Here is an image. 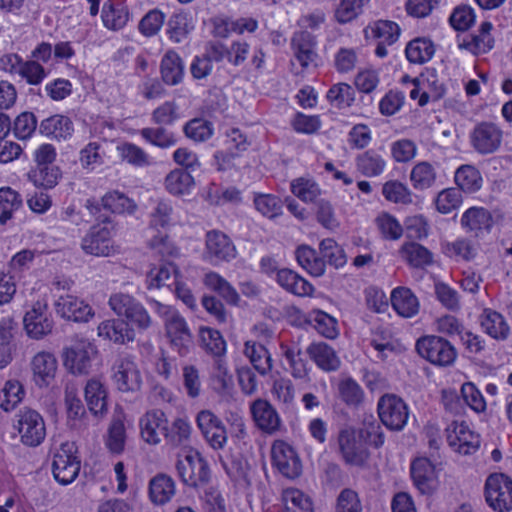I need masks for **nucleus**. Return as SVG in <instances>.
<instances>
[{
	"instance_id": "nucleus-61",
	"label": "nucleus",
	"mask_w": 512,
	"mask_h": 512,
	"mask_svg": "<svg viewBox=\"0 0 512 512\" xmlns=\"http://www.w3.org/2000/svg\"><path fill=\"white\" fill-rule=\"evenodd\" d=\"M443 253L456 261H469L476 255V249L471 241L457 239L454 242H447L443 245Z\"/></svg>"
},
{
	"instance_id": "nucleus-7",
	"label": "nucleus",
	"mask_w": 512,
	"mask_h": 512,
	"mask_svg": "<svg viewBox=\"0 0 512 512\" xmlns=\"http://www.w3.org/2000/svg\"><path fill=\"white\" fill-rule=\"evenodd\" d=\"M96 348L88 340H77L63 349L62 358L65 368L74 375H86L91 368Z\"/></svg>"
},
{
	"instance_id": "nucleus-8",
	"label": "nucleus",
	"mask_w": 512,
	"mask_h": 512,
	"mask_svg": "<svg viewBox=\"0 0 512 512\" xmlns=\"http://www.w3.org/2000/svg\"><path fill=\"white\" fill-rule=\"evenodd\" d=\"M503 132L498 125L492 122H481L475 125L470 142L473 149L480 155L496 152L502 143Z\"/></svg>"
},
{
	"instance_id": "nucleus-31",
	"label": "nucleus",
	"mask_w": 512,
	"mask_h": 512,
	"mask_svg": "<svg viewBox=\"0 0 512 512\" xmlns=\"http://www.w3.org/2000/svg\"><path fill=\"white\" fill-rule=\"evenodd\" d=\"M31 368L38 385H48L55 377L57 360L50 352L41 351L31 361Z\"/></svg>"
},
{
	"instance_id": "nucleus-21",
	"label": "nucleus",
	"mask_w": 512,
	"mask_h": 512,
	"mask_svg": "<svg viewBox=\"0 0 512 512\" xmlns=\"http://www.w3.org/2000/svg\"><path fill=\"white\" fill-rule=\"evenodd\" d=\"M23 323L28 336L33 339H41L53 329V320L47 314L46 306L40 303L25 314Z\"/></svg>"
},
{
	"instance_id": "nucleus-32",
	"label": "nucleus",
	"mask_w": 512,
	"mask_h": 512,
	"mask_svg": "<svg viewBox=\"0 0 512 512\" xmlns=\"http://www.w3.org/2000/svg\"><path fill=\"white\" fill-rule=\"evenodd\" d=\"M39 131L57 140H67L74 132V125L68 116L56 114L42 120Z\"/></svg>"
},
{
	"instance_id": "nucleus-39",
	"label": "nucleus",
	"mask_w": 512,
	"mask_h": 512,
	"mask_svg": "<svg viewBox=\"0 0 512 512\" xmlns=\"http://www.w3.org/2000/svg\"><path fill=\"white\" fill-rule=\"evenodd\" d=\"M204 285L216 292L227 304L236 306L239 304L240 296L236 289L220 274L210 271L205 274Z\"/></svg>"
},
{
	"instance_id": "nucleus-26",
	"label": "nucleus",
	"mask_w": 512,
	"mask_h": 512,
	"mask_svg": "<svg viewBox=\"0 0 512 512\" xmlns=\"http://www.w3.org/2000/svg\"><path fill=\"white\" fill-rule=\"evenodd\" d=\"M98 335L116 344H126L135 339V331L124 319H109L98 325Z\"/></svg>"
},
{
	"instance_id": "nucleus-40",
	"label": "nucleus",
	"mask_w": 512,
	"mask_h": 512,
	"mask_svg": "<svg viewBox=\"0 0 512 512\" xmlns=\"http://www.w3.org/2000/svg\"><path fill=\"white\" fill-rule=\"evenodd\" d=\"M391 304L394 310L402 317L410 318L419 311L417 297L406 287H398L392 291Z\"/></svg>"
},
{
	"instance_id": "nucleus-60",
	"label": "nucleus",
	"mask_w": 512,
	"mask_h": 512,
	"mask_svg": "<svg viewBox=\"0 0 512 512\" xmlns=\"http://www.w3.org/2000/svg\"><path fill=\"white\" fill-rule=\"evenodd\" d=\"M309 317L317 332L325 338L334 339L338 336L337 321L329 314L321 310H314Z\"/></svg>"
},
{
	"instance_id": "nucleus-48",
	"label": "nucleus",
	"mask_w": 512,
	"mask_h": 512,
	"mask_svg": "<svg viewBox=\"0 0 512 512\" xmlns=\"http://www.w3.org/2000/svg\"><path fill=\"white\" fill-rule=\"evenodd\" d=\"M61 178V170L58 166H35L28 173V179L34 186L43 189H52Z\"/></svg>"
},
{
	"instance_id": "nucleus-53",
	"label": "nucleus",
	"mask_w": 512,
	"mask_h": 512,
	"mask_svg": "<svg viewBox=\"0 0 512 512\" xmlns=\"http://www.w3.org/2000/svg\"><path fill=\"white\" fill-rule=\"evenodd\" d=\"M167 33L171 41L181 43L188 38L189 33L193 29L189 15L184 12L173 14L168 23Z\"/></svg>"
},
{
	"instance_id": "nucleus-52",
	"label": "nucleus",
	"mask_w": 512,
	"mask_h": 512,
	"mask_svg": "<svg viewBox=\"0 0 512 512\" xmlns=\"http://www.w3.org/2000/svg\"><path fill=\"white\" fill-rule=\"evenodd\" d=\"M199 337L201 346L214 357H222L226 352V341L218 330L200 327Z\"/></svg>"
},
{
	"instance_id": "nucleus-36",
	"label": "nucleus",
	"mask_w": 512,
	"mask_h": 512,
	"mask_svg": "<svg viewBox=\"0 0 512 512\" xmlns=\"http://www.w3.org/2000/svg\"><path fill=\"white\" fill-rule=\"evenodd\" d=\"M457 189L464 193H475L482 187L483 178L480 171L473 165L463 164L454 173Z\"/></svg>"
},
{
	"instance_id": "nucleus-59",
	"label": "nucleus",
	"mask_w": 512,
	"mask_h": 512,
	"mask_svg": "<svg viewBox=\"0 0 512 512\" xmlns=\"http://www.w3.org/2000/svg\"><path fill=\"white\" fill-rule=\"evenodd\" d=\"M126 442V430L124 422L117 418L113 419L106 439V447L113 454H121L124 451Z\"/></svg>"
},
{
	"instance_id": "nucleus-50",
	"label": "nucleus",
	"mask_w": 512,
	"mask_h": 512,
	"mask_svg": "<svg viewBox=\"0 0 512 512\" xmlns=\"http://www.w3.org/2000/svg\"><path fill=\"white\" fill-rule=\"evenodd\" d=\"M436 177L435 168L427 161L417 163L410 172L411 184L418 191L431 188L436 181Z\"/></svg>"
},
{
	"instance_id": "nucleus-29",
	"label": "nucleus",
	"mask_w": 512,
	"mask_h": 512,
	"mask_svg": "<svg viewBox=\"0 0 512 512\" xmlns=\"http://www.w3.org/2000/svg\"><path fill=\"white\" fill-rule=\"evenodd\" d=\"M84 396L88 408L95 416H103L108 412L107 390L104 384L95 378L87 381Z\"/></svg>"
},
{
	"instance_id": "nucleus-3",
	"label": "nucleus",
	"mask_w": 512,
	"mask_h": 512,
	"mask_svg": "<svg viewBox=\"0 0 512 512\" xmlns=\"http://www.w3.org/2000/svg\"><path fill=\"white\" fill-rule=\"evenodd\" d=\"M415 349L421 358L439 367L451 366L457 357L455 347L447 339L436 335L420 337Z\"/></svg>"
},
{
	"instance_id": "nucleus-23",
	"label": "nucleus",
	"mask_w": 512,
	"mask_h": 512,
	"mask_svg": "<svg viewBox=\"0 0 512 512\" xmlns=\"http://www.w3.org/2000/svg\"><path fill=\"white\" fill-rule=\"evenodd\" d=\"M57 313L74 322H87L94 313L92 308L72 295L60 296L56 302Z\"/></svg>"
},
{
	"instance_id": "nucleus-62",
	"label": "nucleus",
	"mask_w": 512,
	"mask_h": 512,
	"mask_svg": "<svg viewBox=\"0 0 512 512\" xmlns=\"http://www.w3.org/2000/svg\"><path fill=\"white\" fill-rule=\"evenodd\" d=\"M184 134L194 142H204L213 134L212 123L203 118H194L183 127Z\"/></svg>"
},
{
	"instance_id": "nucleus-49",
	"label": "nucleus",
	"mask_w": 512,
	"mask_h": 512,
	"mask_svg": "<svg viewBox=\"0 0 512 512\" xmlns=\"http://www.w3.org/2000/svg\"><path fill=\"white\" fill-rule=\"evenodd\" d=\"M280 350L290 366L292 376L296 379L306 378L308 376L307 362L302 358L301 348L297 344L281 343Z\"/></svg>"
},
{
	"instance_id": "nucleus-42",
	"label": "nucleus",
	"mask_w": 512,
	"mask_h": 512,
	"mask_svg": "<svg viewBox=\"0 0 512 512\" xmlns=\"http://www.w3.org/2000/svg\"><path fill=\"white\" fill-rule=\"evenodd\" d=\"M371 0H337L334 9V19L338 24L345 25L353 22L364 13Z\"/></svg>"
},
{
	"instance_id": "nucleus-9",
	"label": "nucleus",
	"mask_w": 512,
	"mask_h": 512,
	"mask_svg": "<svg viewBox=\"0 0 512 512\" xmlns=\"http://www.w3.org/2000/svg\"><path fill=\"white\" fill-rule=\"evenodd\" d=\"M273 465L285 477L295 479L302 473L301 460L294 448L283 440H276L271 447Z\"/></svg>"
},
{
	"instance_id": "nucleus-46",
	"label": "nucleus",
	"mask_w": 512,
	"mask_h": 512,
	"mask_svg": "<svg viewBox=\"0 0 512 512\" xmlns=\"http://www.w3.org/2000/svg\"><path fill=\"white\" fill-rule=\"evenodd\" d=\"M23 206L21 195L11 187L0 188V225H6Z\"/></svg>"
},
{
	"instance_id": "nucleus-16",
	"label": "nucleus",
	"mask_w": 512,
	"mask_h": 512,
	"mask_svg": "<svg viewBox=\"0 0 512 512\" xmlns=\"http://www.w3.org/2000/svg\"><path fill=\"white\" fill-rule=\"evenodd\" d=\"M206 254L210 262L217 265L234 259L237 251L232 240L224 232L211 230L206 234Z\"/></svg>"
},
{
	"instance_id": "nucleus-17",
	"label": "nucleus",
	"mask_w": 512,
	"mask_h": 512,
	"mask_svg": "<svg viewBox=\"0 0 512 512\" xmlns=\"http://www.w3.org/2000/svg\"><path fill=\"white\" fill-rule=\"evenodd\" d=\"M369 30L371 37L378 41L375 54L379 58H384L388 55L387 46H391L396 43L401 33L399 25L396 22L390 20L375 21L372 25L364 30L366 38L369 37Z\"/></svg>"
},
{
	"instance_id": "nucleus-51",
	"label": "nucleus",
	"mask_w": 512,
	"mask_h": 512,
	"mask_svg": "<svg viewBox=\"0 0 512 512\" xmlns=\"http://www.w3.org/2000/svg\"><path fill=\"white\" fill-rule=\"evenodd\" d=\"M337 389L339 398L349 407L357 408L364 401L363 389L351 377L340 380Z\"/></svg>"
},
{
	"instance_id": "nucleus-37",
	"label": "nucleus",
	"mask_w": 512,
	"mask_h": 512,
	"mask_svg": "<svg viewBox=\"0 0 512 512\" xmlns=\"http://www.w3.org/2000/svg\"><path fill=\"white\" fill-rule=\"evenodd\" d=\"M481 326L484 331L496 340H506L510 334V327L499 312L484 309L481 316Z\"/></svg>"
},
{
	"instance_id": "nucleus-38",
	"label": "nucleus",
	"mask_w": 512,
	"mask_h": 512,
	"mask_svg": "<svg viewBox=\"0 0 512 512\" xmlns=\"http://www.w3.org/2000/svg\"><path fill=\"white\" fill-rule=\"evenodd\" d=\"M356 169L365 177H377L386 168V160L374 149H369L355 158Z\"/></svg>"
},
{
	"instance_id": "nucleus-27",
	"label": "nucleus",
	"mask_w": 512,
	"mask_h": 512,
	"mask_svg": "<svg viewBox=\"0 0 512 512\" xmlns=\"http://www.w3.org/2000/svg\"><path fill=\"white\" fill-rule=\"evenodd\" d=\"M162 81L169 86L182 83L185 75V66L180 55L174 50H168L160 62Z\"/></svg>"
},
{
	"instance_id": "nucleus-57",
	"label": "nucleus",
	"mask_w": 512,
	"mask_h": 512,
	"mask_svg": "<svg viewBox=\"0 0 512 512\" xmlns=\"http://www.w3.org/2000/svg\"><path fill=\"white\" fill-rule=\"evenodd\" d=\"M291 192L303 202H314L321 194L319 185L312 178L299 177L291 182Z\"/></svg>"
},
{
	"instance_id": "nucleus-19",
	"label": "nucleus",
	"mask_w": 512,
	"mask_h": 512,
	"mask_svg": "<svg viewBox=\"0 0 512 512\" xmlns=\"http://www.w3.org/2000/svg\"><path fill=\"white\" fill-rule=\"evenodd\" d=\"M339 451L345 463L363 466L369 458L368 450L359 443L352 428L340 430L338 435Z\"/></svg>"
},
{
	"instance_id": "nucleus-20",
	"label": "nucleus",
	"mask_w": 512,
	"mask_h": 512,
	"mask_svg": "<svg viewBox=\"0 0 512 512\" xmlns=\"http://www.w3.org/2000/svg\"><path fill=\"white\" fill-rule=\"evenodd\" d=\"M167 418L162 410L154 409L146 412L139 419L141 438L150 445L159 444L161 436L166 433Z\"/></svg>"
},
{
	"instance_id": "nucleus-64",
	"label": "nucleus",
	"mask_w": 512,
	"mask_h": 512,
	"mask_svg": "<svg viewBox=\"0 0 512 512\" xmlns=\"http://www.w3.org/2000/svg\"><path fill=\"white\" fill-rule=\"evenodd\" d=\"M327 100L337 108L349 107L355 99L354 89L346 83L334 84L327 92Z\"/></svg>"
},
{
	"instance_id": "nucleus-18",
	"label": "nucleus",
	"mask_w": 512,
	"mask_h": 512,
	"mask_svg": "<svg viewBox=\"0 0 512 512\" xmlns=\"http://www.w3.org/2000/svg\"><path fill=\"white\" fill-rule=\"evenodd\" d=\"M414 486L421 494H432L438 486V476L434 464L426 457L414 459L410 466Z\"/></svg>"
},
{
	"instance_id": "nucleus-28",
	"label": "nucleus",
	"mask_w": 512,
	"mask_h": 512,
	"mask_svg": "<svg viewBox=\"0 0 512 512\" xmlns=\"http://www.w3.org/2000/svg\"><path fill=\"white\" fill-rule=\"evenodd\" d=\"M276 281L287 292L299 297L311 296L314 292L313 285L291 269L278 270Z\"/></svg>"
},
{
	"instance_id": "nucleus-43",
	"label": "nucleus",
	"mask_w": 512,
	"mask_h": 512,
	"mask_svg": "<svg viewBox=\"0 0 512 512\" xmlns=\"http://www.w3.org/2000/svg\"><path fill=\"white\" fill-rule=\"evenodd\" d=\"M101 205L104 209L119 215H132L137 210V204L135 201L118 190L107 192L101 198Z\"/></svg>"
},
{
	"instance_id": "nucleus-63",
	"label": "nucleus",
	"mask_w": 512,
	"mask_h": 512,
	"mask_svg": "<svg viewBox=\"0 0 512 512\" xmlns=\"http://www.w3.org/2000/svg\"><path fill=\"white\" fill-rule=\"evenodd\" d=\"M23 396L24 390L21 383L17 380H9L0 394V407L4 411H11L21 402Z\"/></svg>"
},
{
	"instance_id": "nucleus-44",
	"label": "nucleus",
	"mask_w": 512,
	"mask_h": 512,
	"mask_svg": "<svg viewBox=\"0 0 512 512\" xmlns=\"http://www.w3.org/2000/svg\"><path fill=\"white\" fill-rule=\"evenodd\" d=\"M194 184V178L191 173L183 168H176L170 171L164 180L166 190L175 196L188 194Z\"/></svg>"
},
{
	"instance_id": "nucleus-55",
	"label": "nucleus",
	"mask_w": 512,
	"mask_h": 512,
	"mask_svg": "<svg viewBox=\"0 0 512 512\" xmlns=\"http://www.w3.org/2000/svg\"><path fill=\"white\" fill-rule=\"evenodd\" d=\"M405 54L409 62L422 64L432 58L434 47L431 41L417 38L407 44Z\"/></svg>"
},
{
	"instance_id": "nucleus-33",
	"label": "nucleus",
	"mask_w": 512,
	"mask_h": 512,
	"mask_svg": "<svg viewBox=\"0 0 512 512\" xmlns=\"http://www.w3.org/2000/svg\"><path fill=\"white\" fill-rule=\"evenodd\" d=\"M243 352L260 375L265 376L271 372L273 360L270 352L263 344L255 341H246Z\"/></svg>"
},
{
	"instance_id": "nucleus-47",
	"label": "nucleus",
	"mask_w": 512,
	"mask_h": 512,
	"mask_svg": "<svg viewBox=\"0 0 512 512\" xmlns=\"http://www.w3.org/2000/svg\"><path fill=\"white\" fill-rule=\"evenodd\" d=\"M402 257L415 268H423L433 263V254L426 247L416 242H408L400 249Z\"/></svg>"
},
{
	"instance_id": "nucleus-12",
	"label": "nucleus",
	"mask_w": 512,
	"mask_h": 512,
	"mask_svg": "<svg viewBox=\"0 0 512 512\" xmlns=\"http://www.w3.org/2000/svg\"><path fill=\"white\" fill-rule=\"evenodd\" d=\"M113 381L119 391L135 392L141 388L140 371L129 355L119 357L112 367Z\"/></svg>"
},
{
	"instance_id": "nucleus-54",
	"label": "nucleus",
	"mask_w": 512,
	"mask_h": 512,
	"mask_svg": "<svg viewBox=\"0 0 512 512\" xmlns=\"http://www.w3.org/2000/svg\"><path fill=\"white\" fill-rule=\"evenodd\" d=\"M282 498L286 512H314L311 499L299 489H285Z\"/></svg>"
},
{
	"instance_id": "nucleus-34",
	"label": "nucleus",
	"mask_w": 512,
	"mask_h": 512,
	"mask_svg": "<svg viewBox=\"0 0 512 512\" xmlns=\"http://www.w3.org/2000/svg\"><path fill=\"white\" fill-rule=\"evenodd\" d=\"M16 322L11 315H6L0 320V369L8 366L13 360L15 346L12 341Z\"/></svg>"
},
{
	"instance_id": "nucleus-6",
	"label": "nucleus",
	"mask_w": 512,
	"mask_h": 512,
	"mask_svg": "<svg viewBox=\"0 0 512 512\" xmlns=\"http://www.w3.org/2000/svg\"><path fill=\"white\" fill-rule=\"evenodd\" d=\"M377 411L382 424L392 431L403 430L409 418L407 404L395 394L381 396Z\"/></svg>"
},
{
	"instance_id": "nucleus-15",
	"label": "nucleus",
	"mask_w": 512,
	"mask_h": 512,
	"mask_svg": "<svg viewBox=\"0 0 512 512\" xmlns=\"http://www.w3.org/2000/svg\"><path fill=\"white\" fill-rule=\"evenodd\" d=\"M447 441L458 453L471 455L480 447V437L464 422L453 421L447 428Z\"/></svg>"
},
{
	"instance_id": "nucleus-14",
	"label": "nucleus",
	"mask_w": 512,
	"mask_h": 512,
	"mask_svg": "<svg viewBox=\"0 0 512 512\" xmlns=\"http://www.w3.org/2000/svg\"><path fill=\"white\" fill-rule=\"evenodd\" d=\"M250 413L255 426L265 434L273 435L282 427L276 408L266 399L258 398L250 404Z\"/></svg>"
},
{
	"instance_id": "nucleus-45",
	"label": "nucleus",
	"mask_w": 512,
	"mask_h": 512,
	"mask_svg": "<svg viewBox=\"0 0 512 512\" xmlns=\"http://www.w3.org/2000/svg\"><path fill=\"white\" fill-rule=\"evenodd\" d=\"M101 16L104 26L111 30L122 29L129 20L128 9L123 4L111 0L103 4Z\"/></svg>"
},
{
	"instance_id": "nucleus-58",
	"label": "nucleus",
	"mask_w": 512,
	"mask_h": 512,
	"mask_svg": "<svg viewBox=\"0 0 512 512\" xmlns=\"http://www.w3.org/2000/svg\"><path fill=\"white\" fill-rule=\"evenodd\" d=\"M463 201L462 192L454 187L446 188L437 194L436 210L441 214H449L458 209Z\"/></svg>"
},
{
	"instance_id": "nucleus-41",
	"label": "nucleus",
	"mask_w": 512,
	"mask_h": 512,
	"mask_svg": "<svg viewBox=\"0 0 512 512\" xmlns=\"http://www.w3.org/2000/svg\"><path fill=\"white\" fill-rule=\"evenodd\" d=\"M295 257L298 264L310 275L320 277L325 273V261L318 256L315 249L309 245L302 244L295 250Z\"/></svg>"
},
{
	"instance_id": "nucleus-5",
	"label": "nucleus",
	"mask_w": 512,
	"mask_h": 512,
	"mask_svg": "<svg viewBox=\"0 0 512 512\" xmlns=\"http://www.w3.org/2000/svg\"><path fill=\"white\" fill-rule=\"evenodd\" d=\"M80 467L75 443H62L53 456L52 472L55 480L61 485L72 483L78 476Z\"/></svg>"
},
{
	"instance_id": "nucleus-13",
	"label": "nucleus",
	"mask_w": 512,
	"mask_h": 512,
	"mask_svg": "<svg viewBox=\"0 0 512 512\" xmlns=\"http://www.w3.org/2000/svg\"><path fill=\"white\" fill-rule=\"evenodd\" d=\"M196 422L205 440L214 450L223 449L227 443V431L223 421L210 410L197 414Z\"/></svg>"
},
{
	"instance_id": "nucleus-2",
	"label": "nucleus",
	"mask_w": 512,
	"mask_h": 512,
	"mask_svg": "<svg viewBox=\"0 0 512 512\" xmlns=\"http://www.w3.org/2000/svg\"><path fill=\"white\" fill-rule=\"evenodd\" d=\"M176 470L182 483L195 489L205 487L211 478L208 462L200 452L193 449L177 460Z\"/></svg>"
},
{
	"instance_id": "nucleus-4",
	"label": "nucleus",
	"mask_w": 512,
	"mask_h": 512,
	"mask_svg": "<svg viewBox=\"0 0 512 512\" xmlns=\"http://www.w3.org/2000/svg\"><path fill=\"white\" fill-rule=\"evenodd\" d=\"M484 498L495 512L512 511V478L501 472L488 475L484 484Z\"/></svg>"
},
{
	"instance_id": "nucleus-25",
	"label": "nucleus",
	"mask_w": 512,
	"mask_h": 512,
	"mask_svg": "<svg viewBox=\"0 0 512 512\" xmlns=\"http://www.w3.org/2000/svg\"><path fill=\"white\" fill-rule=\"evenodd\" d=\"M493 223L492 214L483 207H471L461 217L462 227L476 237L484 232H490Z\"/></svg>"
},
{
	"instance_id": "nucleus-35",
	"label": "nucleus",
	"mask_w": 512,
	"mask_h": 512,
	"mask_svg": "<svg viewBox=\"0 0 512 512\" xmlns=\"http://www.w3.org/2000/svg\"><path fill=\"white\" fill-rule=\"evenodd\" d=\"M180 277L181 275L177 266L171 261H166L147 274L146 283L149 289L161 288L163 286L170 288L180 280Z\"/></svg>"
},
{
	"instance_id": "nucleus-22",
	"label": "nucleus",
	"mask_w": 512,
	"mask_h": 512,
	"mask_svg": "<svg viewBox=\"0 0 512 512\" xmlns=\"http://www.w3.org/2000/svg\"><path fill=\"white\" fill-rule=\"evenodd\" d=\"M170 343L180 356H186L194 346L193 336L185 319L172 318L165 326Z\"/></svg>"
},
{
	"instance_id": "nucleus-1",
	"label": "nucleus",
	"mask_w": 512,
	"mask_h": 512,
	"mask_svg": "<svg viewBox=\"0 0 512 512\" xmlns=\"http://www.w3.org/2000/svg\"><path fill=\"white\" fill-rule=\"evenodd\" d=\"M108 304L111 310L118 317H122L131 328L146 331L152 326L150 314L134 296L124 292H116L111 294Z\"/></svg>"
},
{
	"instance_id": "nucleus-11",
	"label": "nucleus",
	"mask_w": 512,
	"mask_h": 512,
	"mask_svg": "<svg viewBox=\"0 0 512 512\" xmlns=\"http://www.w3.org/2000/svg\"><path fill=\"white\" fill-rule=\"evenodd\" d=\"M113 227L100 223L93 225L81 240V248L86 254L108 257L114 253L112 241Z\"/></svg>"
},
{
	"instance_id": "nucleus-56",
	"label": "nucleus",
	"mask_w": 512,
	"mask_h": 512,
	"mask_svg": "<svg viewBox=\"0 0 512 512\" xmlns=\"http://www.w3.org/2000/svg\"><path fill=\"white\" fill-rule=\"evenodd\" d=\"M319 250L325 263L335 268H341L347 263L344 249L332 238H326L319 244Z\"/></svg>"
},
{
	"instance_id": "nucleus-24",
	"label": "nucleus",
	"mask_w": 512,
	"mask_h": 512,
	"mask_svg": "<svg viewBox=\"0 0 512 512\" xmlns=\"http://www.w3.org/2000/svg\"><path fill=\"white\" fill-rule=\"evenodd\" d=\"M307 354L325 372L337 371L341 366V360L336 351L325 342H313L307 349Z\"/></svg>"
},
{
	"instance_id": "nucleus-30",
	"label": "nucleus",
	"mask_w": 512,
	"mask_h": 512,
	"mask_svg": "<svg viewBox=\"0 0 512 512\" xmlns=\"http://www.w3.org/2000/svg\"><path fill=\"white\" fill-rule=\"evenodd\" d=\"M176 493L174 479L165 474L158 473L149 481V498L156 505L168 503Z\"/></svg>"
},
{
	"instance_id": "nucleus-10",
	"label": "nucleus",
	"mask_w": 512,
	"mask_h": 512,
	"mask_svg": "<svg viewBox=\"0 0 512 512\" xmlns=\"http://www.w3.org/2000/svg\"><path fill=\"white\" fill-rule=\"evenodd\" d=\"M17 429L21 442L30 447L40 445L46 436L43 417L35 410L25 409L18 415Z\"/></svg>"
}]
</instances>
